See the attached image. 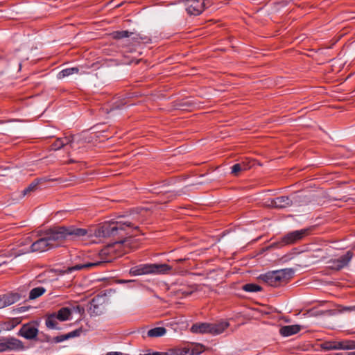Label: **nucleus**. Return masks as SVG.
I'll return each instance as SVG.
<instances>
[{
    "mask_svg": "<svg viewBox=\"0 0 355 355\" xmlns=\"http://www.w3.org/2000/svg\"><path fill=\"white\" fill-rule=\"evenodd\" d=\"M139 220V214L132 212L128 215L119 216L114 220L104 223L101 227L96 230V236L103 237L118 236L119 239L107 245L101 250L99 260L67 267L66 269L60 270L61 274L72 273L76 270L93 267L105 266L116 257L127 253L130 248L132 232L139 229L137 223Z\"/></svg>",
    "mask_w": 355,
    "mask_h": 355,
    "instance_id": "f257e3e1",
    "label": "nucleus"
},
{
    "mask_svg": "<svg viewBox=\"0 0 355 355\" xmlns=\"http://www.w3.org/2000/svg\"><path fill=\"white\" fill-rule=\"evenodd\" d=\"M44 234L50 248H58L67 241L85 239L92 236L91 231L74 225L57 226L45 231Z\"/></svg>",
    "mask_w": 355,
    "mask_h": 355,
    "instance_id": "f03ea898",
    "label": "nucleus"
},
{
    "mask_svg": "<svg viewBox=\"0 0 355 355\" xmlns=\"http://www.w3.org/2000/svg\"><path fill=\"white\" fill-rule=\"evenodd\" d=\"M172 268L166 263H146L132 267L130 274L133 276L142 275L146 274H166L171 270Z\"/></svg>",
    "mask_w": 355,
    "mask_h": 355,
    "instance_id": "7ed1b4c3",
    "label": "nucleus"
},
{
    "mask_svg": "<svg viewBox=\"0 0 355 355\" xmlns=\"http://www.w3.org/2000/svg\"><path fill=\"white\" fill-rule=\"evenodd\" d=\"M229 326V322L225 320L216 323L200 322L193 324L191 331L194 334H209L216 336L222 334Z\"/></svg>",
    "mask_w": 355,
    "mask_h": 355,
    "instance_id": "20e7f679",
    "label": "nucleus"
},
{
    "mask_svg": "<svg viewBox=\"0 0 355 355\" xmlns=\"http://www.w3.org/2000/svg\"><path fill=\"white\" fill-rule=\"evenodd\" d=\"M292 274L293 270L291 269L285 268L262 274L259 276V279L270 286L277 287L280 286L282 283L286 282Z\"/></svg>",
    "mask_w": 355,
    "mask_h": 355,
    "instance_id": "39448f33",
    "label": "nucleus"
},
{
    "mask_svg": "<svg viewBox=\"0 0 355 355\" xmlns=\"http://www.w3.org/2000/svg\"><path fill=\"white\" fill-rule=\"evenodd\" d=\"M49 249H51L50 248V244L49 241H47V239L44 234L43 236L36 241L31 243V245L28 248H22V249H15L12 248L9 251V254H6L8 257H17L19 255L26 254L27 252H42L46 251Z\"/></svg>",
    "mask_w": 355,
    "mask_h": 355,
    "instance_id": "423d86ee",
    "label": "nucleus"
},
{
    "mask_svg": "<svg viewBox=\"0 0 355 355\" xmlns=\"http://www.w3.org/2000/svg\"><path fill=\"white\" fill-rule=\"evenodd\" d=\"M309 231V228H304L300 230L290 232L282 236L279 241L275 242L272 245L277 248H283L286 245L295 244L307 236Z\"/></svg>",
    "mask_w": 355,
    "mask_h": 355,
    "instance_id": "0eeeda50",
    "label": "nucleus"
},
{
    "mask_svg": "<svg viewBox=\"0 0 355 355\" xmlns=\"http://www.w3.org/2000/svg\"><path fill=\"white\" fill-rule=\"evenodd\" d=\"M214 0H184V7L190 15H200L206 8L210 6Z\"/></svg>",
    "mask_w": 355,
    "mask_h": 355,
    "instance_id": "6e6552de",
    "label": "nucleus"
},
{
    "mask_svg": "<svg viewBox=\"0 0 355 355\" xmlns=\"http://www.w3.org/2000/svg\"><path fill=\"white\" fill-rule=\"evenodd\" d=\"M24 345L20 340L14 337H2L0 338V352L6 351H21Z\"/></svg>",
    "mask_w": 355,
    "mask_h": 355,
    "instance_id": "1a4fd4ad",
    "label": "nucleus"
},
{
    "mask_svg": "<svg viewBox=\"0 0 355 355\" xmlns=\"http://www.w3.org/2000/svg\"><path fill=\"white\" fill-rule=\"evenodd\" d=\"M324 350H350L355 349V340H344L341 341L324 342L321 345Z\"/></svg>",
    "mask_w": 355,
    "mask_h": 355,
    "instance_id": "9d476101",
    "label": "nucleus"
},
{
    "mask_svg": "<svg viewBox=\"0 0 355 355\" xmlns=\"http://www.w3.org/2000/svg\"><path fill=\"white\" fill-rule=\"evenodd\" d=\"M353 257V253L347 251L345 254L328 261V268L334 270H340L347 266Z\"/></svg>",
    "mask_w": 355,
    "mask_h": 355,
    "instance_id": "9b49d317",
    "label": "nucleus"
},
{
    "mask_svg": "<svg viewBox=\"0 0 355 355\" xmlns=\"http://www.w3.org/2000/svg\"><path fill=\"white\" fill-rule=\"evenodd\" d=\"M38 334V329L35 324L27 323L23 324L18 332V335L28 340L36 338Z\"/></svg>",
    "mask_w": 355,
    "mask_h": 355,
    "instance_id": "f8f14e48",
    "label": "nucleus"
},
{
    "mask_svg": "<svg viewBox=\"0 0 355 355\" xmlns=\"http://www.w3.org/2000/svg\"><path fill=\"white\" fill-rule=\"evenodd\" d=\"M20 299L17 293H8L0 295V309L13 304Z\"/></svg>",
    "mask_w": 355,
    "mask_h": 355,
    "instance_id": "ddd939ff",
    "label": "nucleus"
},
{
    "mask_svg": "<svg viewBox=\"0 0 355 355\" xmlns=\"http://www.w3.org/2000/svg\"><path fill=\"white\" fill-rule=\"evenodd\" d=\"M73 141V136L70 135L64 137L58 138L51 145V148L53 150H58L65 146L69 145L71 146V144Z\"/></svg>",
    "mask_w": 355,
    "mask_h": 355,
    "instance_id": "4468645a",
    "label": "nucleus"
},
{
    "mask_svg": "<svg viewBox=\"0 0 355 355\" xmlns=\"http://www.w3.org/2000/svg\"><path fill=\"white\" fill-rule=\"evenodd\" d=\"M99 300V297H94L90 302L88 311L92 316L100 315L103 312L104 307L98 303Z\"/></svg>",
    "mask_w": 355,
    "mask_h": 355,
    "instance_id": "2eb2a0df",
    "label": "nucleus"
},
{
    "mask_svg": "<svg viewBox=\"0 0 355 355\" xmlns=\"http://www.w3.org/2000/svg\"><path fill=\"white\" fill-rule=\"evenodd\" d=\"M291 205L292 200L288 196H279L271 200V205L275 208L283 209Z\"/></svg>",
    "mask_w": 355,
    "mask_h": 355,
    "instance_id": "dca6fc26",
    "label": "nucleus"
},
{
    "mask_svg": "<svg viewBox=\"0 0 355 355\" xmlns=\"http://www.w3.org/2000/svg\"><path fill=\"white\" fill-rule=\"evenodd\" d=\"M82 332H83V329L79 328V329L72 331L68 334H66L64 335H60V336L54 337L53 341L56 343H62L66 340L80 336Z\"/></svg>",
    "mask_w": 355,
    "mask_h": 355,
    "instance_id": "f3484780",
    "label": "nucleus"
},
{
    "mask_svg": "<svg viewBox=\"0 0 355 355\" xmlns=\"http://www.w3.org/2000/svg\"><path fill=\"white\" fill-rule=\"evenodd\" d=\"M300 329V326L297 324L286 325L280 328L279 333L282 336L287 337L298 333Z\"/></svg>",
    "mask_w": 355,
    "mask_h": 355,
    "instance_id": "a211bd4d",
    "label": "nucleus"
},
{
    "mask_svg": "<svg viewBox=\"0 0 355 355\" xmlns=\"http://www.w3.org/2000/svg\"><path fill=\"white\" fill-rule=\"evenodd\" d=\"M59 321L64 322L70 320L73 311L70 307H62L57 312H53Z\"/></svg>",
    "mask_w": 355,
    "mask_h": 355,
    "instance_id": "6ab92c4d",
    "label": "nucleus"
},
{
    "mask_svg": "<svg viewBox=\"0 0 355 355\" xmlns=\"http://www.w3.org/2000/svg\"><path fill=\"white\" fill-rule=\"evenodd\" d=\"M59 320L54 313L46 315L45 318V325L49 329H60L58 326Z\"/></svg>",
    "mask_w": 355,
    "mask_h": 355,
    "instance_id": "aec40b11",
    "label": "nucleus"
},
{
    "mask_svg": "<svg viewBox=\"0 0 355 355\" xmlns=\"http://www.w3.org/2000/svg\"><path fill=\"white\" fill-rule=\"evenodd\" d=\"M46 289L44 286H37L32 288L29 292L28 299L31 300H35L42 296Z\"/></svg>",
    "mask_w": 355,
    "mask_h": 355,
    "instance_id": "412c9836",
    "label": "nucleus"
},
{
    "mask_svg": "<svg viewBox=\"0 0 355 355\" xmlns=\"http://www.w3.org/2000/svg\"><path fill=\"white\" fill-rule=\"evenodd\" d=\"M79 72V69L78 67H70L66 68L60 71L58 75L57 78L58 79H62L65 77H67L70 75L78 73Z\"/></svg>",
    "mask_w": 355,
    "mask_h": 355,
    "instance_id": "4be33fe9",
    "label": "nucleus"
},
{
    "mask_svg": "<svg viewBox=\"0 0 355 355\" xmlns=\"http://www.w3.org/2000/svg\"><path fill=\"white\" fill-rule=\"evenodd\" d=\"M166 332L164 327H155L148 331L147 335L148 337L155 338L164 336Z\"/></svg>",
    "mask_w": 355,
    "mask_h": 355,
    "instance_id": "5701e85b",
    "label": "nucleus"
},
{
    "mask_svg": "<svg viewBox=\"0 0 355 355\" xmlns=\"http://www.w3.org/2000/svg\"><path fill=\"white\" fill-rule=\"evenodd\" d=\"M41 180L42 179H36L33 182H31L28 187L23 190V196L30 193L31 191H35Z\"/></svg>",
    "mask_w": 355,
    "mask_h": 355,
    "instance_id": "b1692460",
    "label": "nucleus"
},
{
    "mask_svg": "<svg viewBox=\"0 0 355 355\" xmlns=\"http://www.w3.org/2000/svg\"><path fill=\"white\" fill-rule=\"evenodd\" d=\"M243 290L246 292H257L261 291V287L256 284H246L243 286Z\"/></svg>",
    "mask_w": 355,
    "mask_h": 355,
    "instance_id": "393cba45",
    "label": "nucleus"
},
{
    "mask_svg": "<svg viewBox=\"0 0 355 355\" xmlns=\"http://www.w3.org/2000/svg\"><path fill=\"white\" fill-rule=\"evenodd\" d=\"M196 291H198V286L196 284H193V285H191V286H188L185 289L180 290V292H181L182 295L186 297V296H189V295H191L193 293H194Z\"/></svg>",
    "mask_w": 355,
    "mask_h": 355,
    "instance_id": "a878e982",
    "label": "nucleus"
},
{
    "mask_svg": "<svg viewBox=\"0 0 355 355\" xmlns=\"http://www.w3.org/2000/svg\"><path fill=\"white\" fill-rule=\"evenodd\" d=\"M113 37L114 39H122L125 37H128L132 35V33L128 31H115L112 33Z\"/></svg>",
    "mask_w": 355,
    "mask_h": 355,
    "instance_id": "bb28decb",
    "label": "nucleus"
},
{
    "mask_svg": "<svg viewBox=\"0 0 355 355\" xmlns=\"http://www.w3.org/2000/svg\"><path fill=\"white\" fill-rule=\"evenodd\" d=\"M166 355H188L189 353V349H175L170 350L168 352H165Z\"/></svg>",
    "mask_w": 355,
    "mask_h": 355,
    "instance_id": "cd10ccee",
    "label": "nucleus"
},
{
    "mask_svg": "<svg viewBox=\"0 0 355 355\" xmlns=\"http://www.w3.org/2000/svg\"><path fill=\"white\" fill-rule=\"evenodd\" d=\"M231 168V173L236 176L238 175L241 171H245V167H243V165L240 164V163L234 164Z\"/></svg>",
    "mask_w": 355,
    "mask_h": 355,
    "instance_id": "c85d7f7f",
    "label": "nucleus"
},
{
    "mask_svg": "<svg viewBox=\"0 0 355 355\" xmlns=\"http://www.w3.org/2000/svg\"><path fill=\"white\" fill-rule=\"evenodd\" d=\"M31 239L30 236H27L24 239H23L20 243L18 244L19 246L25 245H29L31 243Z\"/></svg>",
    "mask_w": 355,
    "mask_h": 355,
    "instance_id": "c756f323",
    "label": "nucleus"
},
{
    "mask_svg": "<svg viewBox=\"0 0 355 355\" xmlns=\"http://www.w3.org/2000/svg\"><path fill=\"white\" fill-rule=\"evenodd\" d=\"M71 309H72L73 313L76 312V313H81L82 312L84 311V309L79 305L73 306Z\"/></svg>",
    "mask_w": 355,
    "mask_h": 355,
    "instance_id": "7c9ffc66",
    "label": "nucleus"
},
{
    "mask_svg": "<svg viewBox=\"0 0 355 355\" xmlns=\"http://www.w3.org/2000/svg\"><path fill=\"white\" fill-rule=\"evenodd\" d=\"M240 164L243 165V167H245V171L250 168L252 167V166L253 165L250 161L242 162H240Z\"/></svg>",
    "mask_w": 355,
    "mask_h": 355,
    "instance_id": "2f4dec72",
    "label": "nucleus"
},
{
    "mask_svg": "<svg viewBox=\"0 0 355 355\" xmlns=\"http://www.w3.org/2000/svg\"><path fill=\"white\" fill-rule=\"evenodd\" d=\"M139 355H166V354L164 352H153V353L139 354Z\"/></svg>",
    "mask_w": 355,
    "mask_h": 355,
    "instance_id": "473e14b6",
    "label": "nucleus"
},
{
    "mask_svg": "<svg viewBox=\"0 0 355 355\" xmlns=\"http://www.w3.org/2000/svg\"><path fill=\"white\" fill-rule=\"evenodd\" d=\"M41 278H42V276H41V275L37 276V277L36 280H35L34 282H33V285H35V284H36V283H37V282H43V281L41 279Z\"/></svg>",
    "mask_w": 355,
    "mask_h": 355,
    "instance_id": "72a5a7b5",
    "label": "nucleus"
},
{
    "mask_svg": "<svg viewBox=\"0 0 355 355\" xmlns=\"http://www.w3.org/2000/svg\"><path fill=\"white\" fill-rule=\"evenodd\" d=\"M106 355H123V354L119 352H111L107 353Z\"/></svg>",
    "mask_w": 355,
    "mask_h": 355,
    "instance_id": "f704fd0d",
    "label": "nucleus"
},
{
    "mask_svg": "<svg viewBox=\"0 0 355 355\" xmlns=\"http://www.w3.org/2000/svg\"><path fill=\"white\" fill-rule=\"evenodd\" d=\"M335 355H351V354H344L343 353H336Z\"/></svg>",
    "mask_w": 355,
    "mask_h": 355,
    "instance_id": "c9c22d12",
    "label": "nucleus"
},
{
    "mask_svg": "<svg viewBox=\"0 0 355 355\" xmlns=\"http://www.w3.org/2000/svg\"><path fill=\"white\" fill-rule=\"evenodd\" d=\"M5 262H3V263H4ZM2 264V263L0 262V266Z\"/></svg>",
    "mask_w": 355,
    "mask_h": 355,
    "instance_id": "e433bc0d",
    "label": "nucleus"
}]
</instances>
